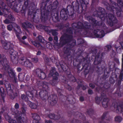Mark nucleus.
I'll list each match as a JSON object with an SVG mask.
<instances>
[{"instance_id": "f257e3e1", "label": "nucleus", "mask_w": 123, "mask_h": 123, "mask_svg": "<svg viewBox=\"0 0 123 123\" xmlns=\"http://www.w3.org/2000/svg\"><path fill=\"white\" fill-rule=\"evenodd\" d=\"M3 45H4V48L5 49H9L8 51L9 52L12 61L14 63L17 64L19 62L30 69L32 67V64L28 59H26L25 62L24 61V58L18 60V56L17 52L12 48L13 46L12 44H11L10 42H8L6 44H4Z\"/></svg>"}, {"instance_id": "f03ea898", "label": "nucleus", "mask_w": 123, "mask_h": 123, "mask_svg": "<svg viewBox=\"0 0 123 123\" xmlns=\"http://www.w3.org/2000/svg\"><path fill=\"white\" fill-rule=\"evenodd\" d=\"M14 109L13 108L12 109V116L14 115V117H16L17 122L11 119L8 115L5 116V117L6 119L10 123H16V122L17 123H22L21 121L24 122L25 121L24 117L21 118L20 117L25 115L24 114L25 112V110L23 109L22 114H20V112H18L17 111H16L15 112H14Z\"/></svg>"}, {"instance_id": "7ed1b4c3", "label": "nucleus", "mask_w": 123, "mask_h": 123, "mask_svg": "<svg viewBox=\"0 0 123 123\" xmlns=\"http://www.w3.org/2000/svg\"><path fill=\"white\" fill-rule=\"evenodd\" d=\"M12 27L14 28V31L17 38L19 40H21V32L20 27L16 24L13 23L12 25H9L7 26L8 30L10 31H11Z\"/></svg>"}, {"instance_id": "20e7f679", "label": "nucleus", "mask_w": 123, "mask_h": 123, "mask_svg": "<svg viewBox=\"0 0 123 123\" xmlns=\"http://www.w3.org/2000/svg\"><path fill=\"white\" fill-rule=\"evenodd\" d=\"M3 66V68L6 71H7L10 76L11 78L14 77L15 73L13 70L9 68V65L7 64L6 60H5L4 62L2 61L1 62Z\"/></svg>"}, {"instance_id": "39448f33", "label": "nucleus", "mask_w": 123, "mask_h": 123, "mask_svg": "<svg viewBox=\"0 0 123 123\" xmlns=\"http://www.w3.org/2000/svg\"><path fill=\"white\" fill-rule=\"evenodd\" d=\"M53 70L50 71L49 75L50 76H53V80L52 81V82L51 83V84L52 85L54 86L55 84L57 82L58 78L57 76H58V74L57 72H54V71H55L54 69H53Z\"/></svg>"}, {"instance_id": "423d86ee", "label": "nucleus", "mask_w": 123, "mask_h": 123, "mask_svg": "<svg viewBox=\"0 0 123 123\" xmlns=\"http://www.w3.org/2000/svg\"><path fill=\"white\" fill-rule=\"evenodd\" d=\"M22 98L25 100L26 101H27L30 107L32 109H36L37 107V105L35 104H33L31 101H28V97H26L24 95H22Z\"/></svg>"}, {"instance_id": "0eeeda50", "label": "nucleus", "mask_w": 123, "mask_h": 123, "mask_svg": "<svg viewBox=\"0 0 123 123\" xmlns=\"http://www.w3.org/2000/svg\"><path fill=\"white\" fill-rule=\"evenodd\" d=\"M57 97L55 95H51L48 98V101L51 104L54 105L57 102Z\"/></svg>"}, {"instance_id": "6e6552de", "label": "nucleus", "mask_w": 123, "mask_h": 123, "mask_svg": "<svg viewBox=\"0 0 123 123\" xmlns=\"http://www.w3.org/2000/svg\"><path fill=\"white\" fill-rule=\"evenodd\" d=\"M94 32L95 33H96V34H97V37L99 38H102L105 35L104 31L102 30L101 31L99 30H95L94 31Z\"/></svg>"}, {"instance_id": "1a4fd4ad", "label": "nucleus", "mask_w": 123, "mask_h": 123, "mask_svg": "<svg viewBox=\"0 0 123 123\" xmlns=\"http://www.w3.org/2000/svg\"><path fill=\"white\" fill-rule=\"evenodd\" d=\"M5 83V85L7 91H10L12 90L11 85L7 81H3L2 80H0V84L2 85Z\"/></svg>"}, {"instance_id": "9d476101", "label": "nucleus", "mask_w": 123, "mask_h": 123, "mask_svg": "<svg viewBox=\"0 0 123 123\" xmlns=\"http://www.w3.org/2000/svg\"><path fill=\"white\" fill-rule=\"evenodd\" d=\"M32 117L33 119V123H39V120L40 119V117L36 114H34L33 115Z\"/></svg>"}, {"instance_id": "9b49d317", "label": "nucleus", "mask_w": 123, "mask_h": 123, "mask_svg": "<svg viewBox=\"0 0 123 123\" xmlns=\"http://www.w3.org/2000/svg\"><path fill=\"white\" fill-rule=\"evenodd\" d=\"M5 6V5L3 3L2 1L1 2L0 4V8H2L3 9V10H4L3 11V12L5 14L4 16L5 17H7V16L6 14H5V12H7V13L8 12V10L7 9H5L6 6Z\"/></svg>"}, {"instance_id": "f8f14e48", "label": "nucleus", "mask_w": 123, "mask_h": 123, "mask_svg": "<svg viewBox=\"0 0 123 123\" xmlns=\"http://www.w3.org/2000/svg\"><path fill=\"white\" fill-rule=\"evenodd\" d=\"M101 59L100 55H97L95 57V60L94 62V64H97L99 63L101 61Z\"/></svg>"}, {"instance_id": "ddd939ff", "label": "nucleus", "mask_w": 123, "mask_h": 123, "mask_svg": "<svg viewBox=\"0 0 123 123\" xmlns=\"http://www.w3.org/2000/svg\"><path fill=\"white\" fill-rule=\"evenodd\" d=\"M8 18L10 19V20H8L7 19L4 21V23L6 24H8L11 22V21L14 20V18L11 14L9 15L8 16Z\"/></svg>"}, {"instance_id": "4468645a", "label": "nucleus", "mask_w": 123, "mask_h": 123, "mask_svg": "<svg viewBox=\"0 0 123 123\" xmlns=\"http://www.w3.org/2000/svg\"><path fill=\"white\" fill-rule=\"evenodd\" d=\"M116 112L121 113L123 116V105L117 106V108Z\"/></svg>"}, {"instance_id": "2eb2a0df", "label": "nucleus", "mask_w": 123, "mask_h": 123, "mask_svg": "<svg viewBox=\"0 0 123 123\" xmlns=\"http://www.w3.org/2000/svg\"><path fill=\"white\" fill-rule=\"evenodd\" d=\"M22 25L23 27L25 29H26L27 27H31L32 25L28 22L23 23Z\"/></svg>"}, {"instance_id": "dca6fc26", "label": "nucleus", "mask_w": 123, "mask_h": 123, "mask_svg": "<svg viewBox=\"0 0 123 123\" xmlns=\"http://www.w3.org/2000/svg\"><path fill=\"white\" fill-rule=\"evenodd\" d=\"M4 100L3 99L2 101L0 100V107L1 108V109L0 110V113H3L4 111V110L3 108V106H4Z\"/></svg>"}, {"instance_id": "f3484780", "label": "nucleus", "mask_w": 123, "mask_h": 123, "mask_svg": "<svg viewBox=\"0 0 123 123\" xmlns=\"http://www.w3.org/2000/svg\"><path fill=\"white\" fill-rule=\"evenodd\" d=\"M49 117L51 119H58L60 118V117L59 116H55L54 114H50Z\"/></svg>"}, {"instance_id": "a211bd4d", "label": "nucleus", "mask_w": 123, "mask_h": 123, "mask_svg": "<svg viewBox=\"0 0 123 123\" xmlns=\"http://www.w3.org/2000/svg\"><path fill=\"white\" fill-rule=\"evenodd\" d=\"M48 84L45 82H43L42 85V86L43 87L44 91H46L48 88Z\"/></svg>"}, {"instance_id": "6ab92c4d", "label": "nucleus", "mask_w": 123, "mask_h": 123, "mask_svg": "<svg viewBox=\"0 0 123 123\" xmlns=\"http://www.w3.org/2000/svg\"><path fill=\"white\" fill-rule=\"evenodd\" d=\"M108 100V99L107 98H105L103 100L102 104L103 106L105 108H106L107 106V103Z\"/></svg>"}, {"instance_id": "aec40b11", "label": "nucleus", "mask_w": 123, "mask_h": 123, "mask_svg": "<svg viewBox=\"0 0 123 123\" xmlns=\"http://www.w3.org/2000/svg\"><path fill=\"white\" fill-rule=\"evenodd\" d=\"M109 19L112 22H113V21L115 19V18L114 16L112 14H109L108 15Z\"/></svg>"}, {"instance_id": "412c9836", "label": "nucleus", "mask_w": 123, "mask_h": 123, "mask_svg": "<svg viewBox=\"0 0 123 123\" xmlns=\"http://www.w3.org/2000/svg\"><path fill=\"white\" fill-rule=\"evenodd\" d=\"M63 12L65 13V11L64 10H61L60 12V15L61 17L63 18L66 19L65 18V17L66 16V15H67L65 14V15H64V13L63 14Z\"/></svg>"}, {"instance_id": "4be33fe9", "label": "nucleus", "mask_w": 123, "mask_h": 123, "mask_svg": "<svg viewBox=\"0 0 123 123\" xmlns=\"http://www.w3.org/2000/svg\"><path fill=\"white\" fill-rule=\"evenodd\" d=\"M115 120L116 122H120L122 120V118L120 116H117L115 118Z\"/></svg>"}, {"instance_id": "5701e85b", "label": "nucleus", "mask_w": 123, "mask_h": 123, "mask_svg": "<svg viewBox=\"0 0 123 123\" xmlns=\"http://www.w3.org/2000/svg\"><path fill=\"white\" fill-rule=\"evenodd\" d=\"M32 43L36 46L39 47H41L42 46L40 45V44L38 43H37L35 42H32Z\"/></svg>"}, {"instance_id": "b1692460", "label": "nucleus", "mask_w": 123, "mask_h": 123, "mask_svg": "<svg viewBox=\"0 0 123 123\" xmlns=\"http://www.w3.org/2000/svg\"><path fill=\"white\" fill-rule=\"evenodd\" d=\"M37 39L39 41L41 42H44V40L42 36H39L37 37Z\"/></svg>"}, {"instance_id": "393cba45", "label": "nucleus", "mask_w": 123, "mask_h": 123, "mask_svg": "<svg viewBox=\"0 0 123 123\" xmlns=\"http://www.w3.org/2000/svg\"><path fill=\"white\" fill-rule=\"evenodd\" d=\"M82 29V31H86V32L87 31V28H88V27H87V26H86L85 27H81ZM86 32L85 33H84L85 34H86Z\"/></svg>"}, {"instance_id": "a878e982", "label": "nucleus", "mask_w": 123, "mask_h": 123, "mask_svg": "<svg viewBox=\"0 0 123 123\" xmlns=\"http://www.w3.org/2000/svg\"><path fill=\"white\" fill-rule=\"evenodd\" d=\"M102 99V98H99L97 97L95 98L96 101V103L98 104Z\"/></svg>"}, {"instance_id": "bb28decb", "label": "nucleus", "mask_w": 123, "mask_h": 123, "mask_svg": "<svg viewBox=\"0 0 123 123\" xmlns=\"http://www.w3.org/2000/svg\"><path fill=\"white\" fill-rule=\"evenodd\" d=\"M46 16L45 14L44 13L43 10H42L41 11V16L42 18L43 19Z\"/></svg>"}, {"instance_id": "cd10ccee", "label": "nucleus", "mask_w": 123, "mask_h": 123, "mask_svg": "<svg viewBox=\"0 0 123 123\" xmlns=\"http://www.w3.org/2000/svg\"><path fill=\"white\" fill-rule=\"evenodd\" d=\"M4 92V90L3 87H0V92L1 93V95L3 94Z\"/></svg>"}, {"instance_id": "c85d7f7f", "label": "nucleus", "mask_w": 123, "mask_h": 123, "mask_svg": "<svg viewBox=\"0 0 123 123\" xmlns=\"http://www.w3.org/2000/svg\"><path fill=\"white\" fill-rule=\"evenodd\" d=\"M26 95L27 96H28L30 97H31V96L32 97L33 96V94L29 92L26 93Z\"/></svg>"}, {"instance_id": "c756f323", "label": "nucleus", "mask_w": 123, "mask_h": 123, "mask_svg": "<svg viewBox=\"0 0 123 123\" xmlns=\"http://www.w3.org/2000/svg\"><path fill=\"white\" fill-rule=\"evenodd\" d=\"M52 35L54 36H55L57 34V33L55 30H52Z\"/></svg>"}, {"instance_id": "7c9ffc66", "label": "nucleus", "mask_w": 123, "mask_h": 123, "mask_svg": "<svg viewBox=\"0 0 123 123\" xmlns=\"http://www.w3.org/2000/svg\"><path fill=\"white\" fill-rule=\"evenodd\" d=\"M58 2L57 1H55L54 3V6H55V8H53V7H52V8H54L56 7L57 6L58 4Z\"/></svg>"}, {"instance_id": "2f4dec72", "label": "nucleus", "mask_w": 123, "mask_h": 123, "mask_svg": "<svg viewBox=\"0 0 123 123\" xmlns=\"http://www.w3.org/2000/svg\"><path fill=\"white\" fill-rule=\"evenodd\" d=\"M116 49L117 51L118 52H119L121 50V47H116Z\"/></svg>"}, {"instance_id": "473e14b6", "label": "nucleus", "mask_w": 123, "mask_h": 123, "mask_svg": "<svg viewBox=\"0 0 123 123\" xmlns=\"http://www.w3.org/2000/svg\"><path fill=\"white\" fill-rule=\"evenodd\" d=\"M50 43H48L46 44V48L48 49H50V46L49 45Z\"/></svg>"}, {"instance_id": "72a5a7b5", "label": "nucleus", "mask_w": 123, "mask_h": 123, "mask_svg": "<svg viewBox=\"0 0 123 123\" xmlns=\"http://www.w3.org/2000/svg\"><path fill=\"white\" fill-rule=\"evenodd\" d=\"M32 61L34 62H35L36 63L38 61V59L37 58H35L33 59H32Z\"/></svg>"}, {"instance_id": "f704fd0d", "label": "nucleus", "mask_w": 123, "mask_h": 123, "mask_svg": "<svg viewBox=\"0 0 123 123\" xmlns=\"http://www.w3.org/2000/svg\"><path fill=\"white\" fill-rule=\"evenodd\" d=\"M66 87L69 90H70L71 89V87L69 85H67V86Z\"/></svg>"}, {"instance_id": "c9c22d12", "label": "nucleus", "mask_w": 123, "mask_h": 123, "mask_svg": "<svg viewBox=\"0 0 123 123\" xmlns=\"http://www.w3.org/2000/svg\"><path fill=\"white\" fill-rule=\"evenodd\" d=\"M114 61L116 62L118 64L119 63L118 59L117 58H115L114 59Z\"/></svg>"}, {"instance_id": "e433bc0d", "label": "nucleus", "mask_w": 123, "mask_h": 123, "mask_svg": "<svg viewBox=\"0 0 123 123\" xmlns=\"http://www.w3.org/2000/svg\"><path fill=\"white\" fill-rule=\"evenodd\" d=\"M15 107L16 109L18 108L19 107V105L17 103H16L15 105Z\"/></svg>"}, {"instance_id": "4c0bfd02", "label": "nucleus", "mask_w": 123, "mask_h": 123, "mask_svg": "<svg viewBox=\"0 0 123 123\" xmlns=\"http://www.w3.org/2000/svg\"><path fill=\"white\" fill-rule=\"evenodd\" d=\"M106 48H107L108 50H110V49L111 48V46L108 45L107 46Z\"/></svg>"}, {"instance_id": "58836bf2", "label": "nucleus", "mask_w": 123, "mask_h": 123, "mask_svg": "<svg viewBox=\"0 0 123 123\" xmlns=\"http://www.w3.org/2000/svg\"><path fill=\"white\" fill-rule=\"evenodd\" d=\"M88 92L89 94H91L93 92L90 89H89L88 91Z\"/></svg>"}, {"instance_id": "ea45409f", "label": "nucleus", "mask_w": 123, "mask_h": 123, "mask_svg": "<svg viewBox=\"0 0 123 123\" xmlns=\"http://www.w3.org/2000/svg\"><path fill=\"white\" fill-rule=\"evenodd\" d=\"M89 85L90 87L92 88H93L94 87V85L92 84H90Z\"/></svg>"}, {"instance_id": "a19ab883", "label": "nucleus", "mask_w": 123, "mask_h": 123, "mask_svg": "<svg viewBox=\"0 0 123 123\" xmlns=\"http://www.w3.org/2000/svg\"><path fill=\"white\" fill-rule=\"evenodd\" d=\"M45 123H52L51 121L49 120H46L45 121Z\"/></svg>"}, {"instance_id": "79ce46f5", "label": "nucleus", "mask_w": 123, "mask_h": 123, "mask_svg": "<svg viewBox=\"0 0 123 123\" xmlns=\"http://www.w3.org/2000/svg\"><path fill=\"white\" fill-rule=\"evenodd\" d=\"M80 100L81 101H83L84 100V98L83 97H80Z\"/></svg>"}, {"instance_id": "37998d69", "label": "nucleus", "mask_w": 123, "mask_h": 123, "mask_svg": "<svg viewBox=\"0 0 123 123\" xmlns=\"http://www.w3.org/2000/svg\"><path fill=\"white\" fill-rule=\"evenodd\" d=\"M122 67L123 70V55H122Z\"/></svg>"}, {"instance_id": "c03bdc74", "label": "nucleus", "mask_w": 123, "mask_h": 123, "mask_svg": "<svg viewBox=\"0 0 123 123\" xmlns=\"http://www.w3.org/2000/svg\"><path fill=\"white\" fill-rule=\"evenodd\" d=\"M54 40H55L56 41H57L58 40V38L57 37H55L54 38Z\"/></svg>"}, {"instance_id": "a18cd8bd", "label": "nucleus", "mask_w": 123, "mask_h": 123, "mask_svg": "<svg viewBox=\"0 0 123 123\" xmlns=\"http://www.w3.org/2000/svg\"><path fill=\"white\" fill-rule=\"evenodd\" d=\"M52 38L51 37H49V40L50 41H52Z\"/></svg>"}, {"instance_id": "49530a36", "label": "nucleus", "mask_w": 123, "mask_h": 123, "mask_svg": "<svg viewBox=\"0 0 123 123\" xmlns=\"http://www.w3.org/2000/svg\"><path fill=\"white\" fill-rule=\"evenodd\" d=\"M76 41L75 40H74L72 44V45L74 46L75 44Z\"/></svg>"}, {"instance_id": "de8ad7c7", "label": "nucleus", "mask_w": 123, "mask_h": 123, "mask_svg": "<svg viewBox=\"0 0 123 123\" xmlns=\"http://www.w3.org/2000/svg\"><path fill=\"white\" fill-rule=\"evenodd\" d=\"M26 36H24L23 37H22V39L23 40H24L25 39H26Z\"/></svg>"}, {"instance_id": "09e8293b", "label": "nucleus", "mask_w": 123, "mask_h": 123, "mask_svg": "<svg viewBox=\"0 0 123 123\" xmlns=\"http://www.w3.org/2000/svg\"><path fill=\"white\" fill-rule=\"evenodd\" d=\"M41 53V52L40 51H38L37 53V55H40Z\"/></svg>"}, {"instance_id": "8fccbe9b", "label": "nucleus", "mask_w": 123, "mask_h": 123, "mask_svg": "<svg viewBox=\"0 0 123 123\" xmlns=\"http://www.w3.org/2000/svg\"><path fill=\"white\" fill-rule=\"evenodd\" d=\"M120 44L122 46V47L123 49V42H121L120 43Z\"/></svg>"}, {"instance_id": "3c124183", "label": "nucleus", "mask_w": 123, "mask_h": 123, "mask_svg": "<svg viewBox=\"0 0 123 123\" xmlns=\"http://www.w3.org/2000/svg\"><path fill=\"white\" fill-rule=\"evenodd\" d=\"M17 70L18 71H20L21 70V69L20 68H18L17 69Z\"/></svg>"}, {"instance_id": "603ef678", "label": "nucleus", "mask_w": 123, "mask_h": 123, "mask_svg": "<svg viewBox=\"0 0 123 123\" xmlns=\"http://www.w3.org/2000/svg\"><path fill=\"white\" fill-rule=\"evenodd\" d=\"M42 74H43V75H44V78H42V77H41V78H42V79H43L44 78H45V77H46V75H45V74H44V73H42Z\"/></svg>"}, {"instance_id": "864d4df0", "label": "nucleus", "mask_w": 123, "mask_h": 123, "mask_svg": "<svg viewBox=\"0 0 123 123\" xmlns=\"http://www.w3.org/2000/svg\"><path fill=\"white\" fill-rule=\"evenodd\" d=\"M82 88L84 90H85L86 89V87L84 86H82Z\"/></svg>"}, {"instance_id": "5fc2aeb1", "label": "nucleus", "mask_w": 123, "mask_h": 123, "mask_svg": "<svg viewBox=\"0 0 123 123\" xmlns=\"http://www.w3.org/2000/svg\"><path fill=\"white\" fill-rule=\"evenodd\" d=\"M122 3V2H120V3H118V5L119 6H119V4L120 5Z\"/></svg>"}, {"instance_id": "6e6d98bb", "label": "nucleus", "mask_w": 123, "mask_h": 123, "mask_svg": "<svg viewBox=\"0 0 123 123\" xmlns=\"http://www.w3.org/2000/svg\"><path fill=\"white\" fill-rule=\"evenodd\" d=\"M29 79V76H27L26 79L27 80H28Z\"/></svg>"}, {"instance_id": "4d7b16f0", "label": "nucleus", "mask_w": 123, "mask_h": 123, "mask_svg": "<svg viewBox=\"0 0 123 123\" xmlns=\"http://www.w3.org/2000/svg\"><path fill=\"white\" fill-rule=\"evenodd\" d=\"M8 6H9V7H10L11 8H12V5H11V4H8Z\"/></svg>"}, {"instance_id": "13d9d810", "label": "nucleus", "mask_w": 123, "mask_h": 123, "mask_svg": "<svg viewBox=\"0 0 123 123\" xmlns=\"http://www.w3.org/2000/svg\"><path fill=\"white\" fill-rule=\"evenodd\" d=\"M2 14V12H1L0 10V15H1Z\"/></svg>"}, {"instance_id": "bf43d9fd", "label": "nucleus", "mask_w": 123, "mask_h": 123, "mask_svg": "<svg viewBox=\"0 0 123 123\" xmlns=\"http://www.w3.org/2000/svg\"><path fill=\"white\" fill-rule=\"evenodd\" d=\"M105 114H104L102 117V118H103H103H104V117H105Z\"/></svg>"}, {"instance_id": "052dcab7", "label": "nucleus", "mask_w": 123, "mask_h": 123, "mask_svg": "<svg viewBox=\"0 0 123 123\" xmlns=\"http://www.w3.org/2000/svg\"><path fill=\"white\" fill-rule=\"evenodd\" d=\"M2 77V75L1 74H0V78H1Z\"/></svg>"}, {"instance_id": "680f3d73", "label": "nucleus", "mask_w": 123, "mask_h": 123, "mask_svg": "<svg viewBox=\"0 0 123 123\" xmlns=\"http://www.w3.org/2000/svg\"><path fill=\"white\" fill-rule=\"evenodd\" d=\"M78 24H81V25H82V23L80 22H79L78 23Z\"/></svg>"}, {"instance_id": "e2e57ef3", "label": "nucleus", "mask_w": 123, "mask_h": 123, "mask_svg": "<svg viewBox=\"0 0 123 123\" xmlns=\"http://www.w3.org/2000/svg\"><path fill=\"white\" fill-rule=\"evenodd\" d=\"M18 78H19V80H20V81H21L22 80H21L20 79V77L19 76L18 77Z\"/></svg>"}, {"instance_id": "0e129e2a", "label": "nucleus", "mask_w": 123, "mask_h": 123, "mask_svg": "<svg viewBox=\"0 0 123 123\" xmlns=\"http://www.w3.org/2000/svg\"><path fill=\"white\" fill-rule=\"evenodd\" d=\"M5 28V27L4 26H3V28L4 29Z\"/></svg>"}, {"instance_id": "69168bd1", "label": "nucleus", "mask_w": 123, "mask_h": 123, "mask_svg": "<svg viewBox=\"0 0 123 123\" xmlns=\"http://www.w3.org/2000/svg\"><path fill=\"white\" fill-rule=\"evenodd\" d=\"M103 18H102V19H102V20H103Z\"/></svg>"}, {"instance_id": "338daca9", "label": "nucleus", "mask_w": 123, "mask_h": 123, "mask_svg": "<svg viewBox=\"0 0 123 123\" xmlns=\"http://www.w3.org/2000/svg\"><path fill=\"white\" fill-rule=\"evenodd\" d=\"M93 24H95V22H94V23H93Z\"/></svg>"}, {"instance_id": "774afa93", "label": "nucleus", "mask_w": 123, "mask_h": 123, "mask_svg": "<svg viewBox=\"0 0 123 123\" xmlns=\"http://www.w3.org/2000/svg\"><path fill=\"white\" fill-rule=\"evenodd\" d=\"M41 92H39V94H40V93H41Z\"/></svg>"}]
</instances>
